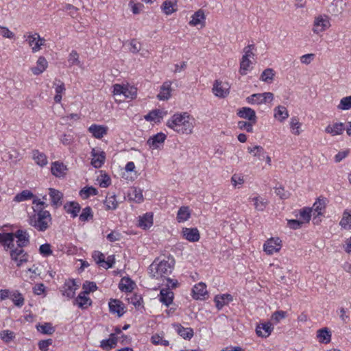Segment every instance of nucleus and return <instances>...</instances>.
I'll use <instances>...</instances> for the list:
<instances>
[{
    "instance_id": "obj_1",
    "label": "nucleus",
    "mask_w": 351,
    "mask_h": 351,
    "mask_svg": "<svg viewBox=\"0 0 351 351\" xmlns=\"http://www.w3.org/2000/svg\"><path fill=\"white\" fill-rule=\"evenodd\" d=\"M32 204L33 213L29 216V224L39 232H45L49 228L51 216L48 210H45L48 204L39 198H34Z\"/></svg>"
},
{
    "instance_id": "obj_2",
    "label": "nucleus",
    "mask_w": 351,
    "mask_h": 351,
    "mask_svg": "<svg viewBox=\"0 0 351 351\" xmlns=\"http://www.w3.org/2000/svg\"><path fill=\"white\" fill-rule=\"evenodd\" d=\"M193 121L186 112L175 114L168 120L167 125L179 134H191L194 128Z\"/></svg>"
},
{
    "instance_id": "obj_3",
    "label": "nucleus",
    "mask_w": 351,
    "mask_h": 351,
    "mask_svg": "<svg viewBox=\"0 0 351 351\" xmlns=\"http://www.w3.org/2000/svg\"><path fill=\"white\" fill-rule=\"evenodd\" d=\"M175 261L173 258H168V260L158 261L156 259L149 267V274L152 278L158 279L169 275L174 267Z\"/></svg>"
},
{
    "instance_id": "obj_4",
    "label": "nucleus",
    "mask_w": 351,
    "mask_h": 351,
    "mask_svg": "<svg viewBox=\"0 0 351 351\" xmlns=\"http://www.w3.org/2000/svg\"><path fill=\"white\" fill-rule=\"evenodd\" d=\"M274 94L270 92L253 94L246 98V101L250 104H261L267 102V100L272 101Z\"/></svg>"
},
{
    "instance_id": "obj_5",
    "label": "nucleus",
    "mask_w": 351,
    "mask_h": 351,
    "mask_svg": "<svg viewBox=\"0 0 351 351\" xmlns=\"http://www.w3.org/2000/svg\"><path fill=\"white\" fill-rule=\"evenodd\" d=\"M26 41L28 43L29 45L32 47L33 53L40 51L41 47L44 45L45 43V40L41 38L38 33L29 34L27 36Z\"/></svg>"
},
{
    "instance_id": "obj_6",
    "label": "nucleus",
    "mask_w": 351,
    "mask_h": 351,
    "mask_svg": "<svg viewBox=\"0 0 351 351\" xmlns=\"http://www.w3.org/2000/svg\"><path fill=\"white\" fill-rule=\"evenodd\" d=\"M79 285L76 284L74 279H69L66 280L62 287L61 291L64 296L69 299L73 298L75 296V291L78 289Z\"/></svg>"
},
{
    "instance_id": "obj_7",
    "label": "nucleus",
    "mask_w": 351,
    "mask_h": 351,
    "mask_svg": "<svg viewBox=\"0 0 351 351\" xmlns=\"http://www.w3.org/2000/svg\"><path fill=\"white\" fill-rule=\"evenodd\" d=\"M281 248V241L279 238L268 239L263 245V250L267 254L271 255L278 252Z\"/></svg>"
},
{
    "instance_id": "obj_8",
    "label": "nucleus",
    "mask_w": 351,
    "mask_h": 351,
    "mask_svg": "<svg viewBox=\"0 0 351 351\" xmlns=\"http://www.w3.org/2000/svg\"><path fill=\"white\" fill-rule=\"evenodd\" d=\"M230 85L228 82L216 80L213 85V92L219 97H225L229 94Z\"/></svg>"
},
{
    "instance_id": "obj_9",
    "label": "nucleus",
    "mask_w": 351,
    "mask_h": 351,
    "mask_svg": "<svg viewBox=\"0 0 351 351\" xmlns=\"http://www.w3.org/2000/svg\"><path fill=\"white\" fill-rule=\"evenodd\" d=\"M14 234V238L17 239L19 248L25 247L29 243V234L25 230L19 229Z\"/></svg>"
},
{
    "instance_id": "obj_10",
    "label": "nucleus",
    "mask_w": 351,
    "mask_h": 351,
    "mask_svg": "<svg viewBox=\"0 0 351 351\" xmlns=\"http://www.w3.org/2000/svg\"><path fill=\"white\" fill-rule=\"evenodd\" d=\"M10 256L12 259L16 263L18 267H20L23 263L27 261V254L22 248L12 250Z\"/></svg>"
},
{
    "instance_id": "obj_11",
    "label": "nucleus",
    "mask_w": 351,
    "mask_h": 351,
    "mask_svg": "<svg viewBox=\"0 0 351 351\" xmlns=\"http://www.w3.org/2000/svg\"><path fill=\"white\" fill-rule=\"evenodd\" d=\"M166 138L167 136L164 133L159 132L150 136L147 141V144L152 149H158L164 143Z\"/></svg>"
},
{
    "instance_id": "obj_12",
    "label": "nucleus",
    "mask_w": 351,
    "mask_h": 351,
    "mask_svg": "<svg viewBox=\"0 0 351 351\" xmlns=\"http://www.w3.org/2000/svg\"><path fill=\"white\" fill-rule=\"evenodd\" d=\"M330 25V22L328 19L319 16L314 21L313 31L315 34H319L327 29Z\"/></svg>"
},
{
    "instance_id": "obj_13",
    "label": "nucleus",
    "mask_w": 351,
    "mask_h": 351,
    "mask_svg": "<svg viewBox=\"0 0 351 351\" xmlns=\"http://www.w3.org/2000/svg\"><path fill=\"white\" fill-rule=\"evenodd\" d=\"M182 234L183 237L190 242H197L200 238L199 230L196 228H184Z\"/></svg>"
},
{
    "instance_id": "obj_14",
    "label": "nucleus",
    "mask_w": 351,
    "mask_h": 351,
    "mask_svg": "<svg viewBox=\"0 0 351 351\" xmlns=\"http://www.w3.org/2000/svg\"><path fill=\"white\" fill-rule=\"evenodd\" d=\"M237 115L243 119H247L252 123H256L257 117L255 111L249 107H243L238 110Z\"/></svg>"
},
{
    "instance_id": "obj_15",
    "label": "nucleus",
    "mask_w": 351,
    "mask_h": 351,
    "mask_svg": "<svg viewBox=\"0 0 351 351\" xmlns=\"http://www.w3.org/2000/svg\"><path fill=\"white\" fill-rule=\"evenodd\" d=\"M49 195L51 199V205L53 207L58 208L62 205V200L63 199V194L62 192L57 189L49 188Z\"/></svg>"
},
{
    "instance_id": "obj_16",
    "label": "nucleus",
    "mask_w": 351,
    "mask_h": 351,
    "mask_svg": "<svg viewBox=\"0 0 351 351\" xmlns=\"http://www.w3.org/2000/svg\"><path fill=\"white\" fill-rule=\"evenodd\" d=\"M173 328L176 332L185 339H191L194 335L193 330L191 328H184L180 324H173Z\"/></svg>"
},
{
    "instance_id": "obj_17",
    "label": "nucleus",
    "mask_w": 351,
    "mask_h": 351,
    "mask_svg": "<svg viewBox=\"0 0 351 351\" xmlns=\"http://www.w3.org/2000/svg\"><path fill=\"white\" fill-rule=\"evenodd\" d=\"M193 298L195 300H204L205 295H207L206 286L203 282L195 285L193 289Z\"/></svg>"
},
{
    "instance_id": "obj_18",
    "label": "nucleus",
    "mask_w": 351,
    "mask_h": 351,
    "mask_svg": "<svg viewBox=\"0 0 351 351\" xmlns=\"http://www.w3.org/2000/svg\"><path fill=\"white\" fill-rule=\"evenodd\" d=\"M233 300L232 295L226 293L222 295H217L215 297L214 301L215 302L216 308L219 311L222 308L227 305L230 302Z\"/></svg>"
},
{
    "instance_id": "obj_19",
    "label": "nucleus",
    "mask_w": 351,
    "mask_h": 351,
    "mask_svg": "<svg viewBox=\"0 0 351 351\" xmlns=\"http://www.w3.org/2000/svg\"><path fill=\"white\" fill-rule=\"evenodd\" d=\"M274 327L270 322L262 323L257 326L256 332L258 337H267L272 332Z\"/></svg>"
},
{
    "instance_id": "obj_20",
    "label": "nucleus",
    "mask_w": 351,
    "mask_h": 351,
    "mask_svg": "<svg viewBox=\"0 0 351 351\" xmlns=\"http://www.w3.org/2000/svg\"><path fill=\"white\" fill-rule=\"evenodd\" d=\"M73 304L77 305L82 309H86L91 306L92 300L89 297L86 296V294L81 292L75 299Z\"/></svg>"
},
{
    "instance_id": "obj_21",
    "label": "nucleus",
    "mask_w": 351,
    "mask_h": 351,
    "mask_svg": "<svg viewBox=\"0 0 351 351\" xmlns=\"http://www.w3.org/2000/svg\"><path fill=\"white\" fill-rule=\"evenodd\" d=\"M160 301L167 306H169L173 300V293L169 288L162 289L159 295Z\"/></svg>"
},
{
    "instance_id": "obj_22",
    "label": "nucleus",
    "mask_w": 351,
    "mask_h": 351,
    "mask_svg": "<svg viewBox=\"0 0 351 351\" xmlns=\"http://www.w3.org/2000/svg\"><path fill=\"white\" fill-rule=\"evenodd\" d=\"M117 344V337L115 334L111 333L108 339H103L100 342V348L104 350L109 351L115 348Z\"/></svg>"
},
{
    "instance_id": "obj_23",
    "label": "nucleus",
    "mask_w": 351,
    "mask_h": 351,
    "mask_svg": "<svg viewBox=\"0 0 351 351\" xmlns=\"http://www.w3.org/2000/svg\"><path fill=\"white\" fill-rule=\"evenodd\" d=\"M108 305L110 313H117L119 317H121L124 314L125 311L123 304L120 300L111 299Z\"/></svg>"
},
{
    "instance_id": "obj_24",
    "label": "nucleus",
    "mask_w": 351,
    "mask_h": 351,
    "mask_svg": "<svg viewBox=\"0 0 351 351\" xmlns=\"http://www.w3.org/2000/svg\"><path fill=\"white\" fill-rule=\"evenodd\" d=\"M91 154L93 156L91 160V165L95 168L101 167L104 165L105 161V153L104 152L98 153L95 151V149H93Z\"/></svg>"
},
{
    "instance_id": "obj_25",
    "label": "nucleus",
    "mask_w": 351,
    "mask_h": 351,
    "mask_svg": "<svg viewBox=\"0 0 351 351\" xmlns=\"http://www.w3.org/2000/svg\"><path fill=\"white\" fill-rule=\"evenodd\" d=\"M153 225V213H146L143 216L139 217L138 226L141 228L146 230L149 228Z\"/></svg>"
},
{
    "instance_id": "obj_26",
    "label": "nucleus",
    "mask_w": 351,
    "mask_h": 351,
    "mask_svg": "<svg viewBox=\"0 0 351 351\" xmlns=\"http://www.w3.org/2000/svg\"><path fill=\"white\" fill-rule=\"evenodd\" d=\"M48 63L46 58L43 56H40L36 62V66L32 67L31 71L34 75H40L43 73L47 68Z\"/></svg>"
},
{
    "instance_id": "obj_27",
    "label": "nucleus",
    "mask_w": 351,
    "mask_h": 351,
    "mask_svg": "<svg viewBox=\"0 0 351 351\" xmlns=\"http://www.w3.org/2000/svg\"><path fill=\"white\" fill-rule=\"evenodd\" d=\"M89 132L96 138H101L107 133V127L93 124L88 128Z\"/></svg>"
},
{
    "instance_id": "obj_28",
    "label": "nucleus",
    "mask_w": 351,
    "mask_h": 351,
    "mask_svg": "<svg viewBox=\"0 0 351 351\" xmlns=\"http://www.w3.org/2000/svg\"><path fill=\"white\" fill-rule=\"evenodd\" d=\"M64 208L67 213L71 215L73 218L76 217L80 211L81 207L76 202H69L64 204Z\"/></svg>"
},
{
    "instance_id": "obj_29",
    "label": "nucleus",
    "mask_w": 351,
    "mask_h": 351,
    "mask_svg": "<svg viewBox=\"0 0 351 351\" xmlns=\"http://www.w3.org/2000/svg\"><path fill=\"white\" fill-rule=\"evenodd\" d=\"M247 152L259 160H263L266 154L265 149L260 145L248 147Z\"/></svg>"
},
{
    "instance_id": "obj_30",
    "label": "nucleus",
    "mask_w": 351,
    "mask_h": 351,
    "mask_svg": "<svg viewBox=\"0 0 351 351\" xmlns=\"http://www.w3.org/2000/svg\"><path fill=\"white\" fill-rule=\"evenodd\" d=\"M317 337L319 342L328 343L331 340V332L328 328H323L317 331Z\"/></svg>"
},
{
    "instance_id": "obj_31",
    "label": "nucleus",
    "mask_w": 351,
    "mask_h": 351,
    "mask_svg": "<svg viewBox=\"0 0 351 351\" xmlns=\"http://www.w3.org/2000/svg\"><path fill=\"white\" fill-rule=\"evenodd\" d=\"M0 244L5 247L12 249L14 247V234L0 233Z\"/></svg>"
},
{
    "instance_id": "obj_32",
    "label": "nucleus",
    "mask_w": 351,
    "mask_h": 351,
    "mask_svg": "<svg viewBox=\"0 0 351 351\" xmlns=\"http://www.w3.org/2000/svg\"><path fill=\"white\" fill-rule=\"evenodd\" d=\"M134 286V282L129 277H123L120 281L119 288L121 291L131 292Z\"/></svg>"
},
{
    "instance_id": "obj_33",
    "label": "nucleus",
    "mask_w": 351,
    "mask_h": 351,
    "mask_svg": "<svg viewBox=\"0 0 351 351\" xmlns=\"http://www.w3.org/2000/svg\"><path fill=\"white\" fill-rule=\"evenodd\" d=\"M66 167L62 163L58 161L52 163L51 171V173L56 177H61L65 174Z\"/></svg>"
},
{
    "instance_id": "obj_34",
    "label": "nucleus",
    "mask_w": 351,
    "mask_h": 351,
    "mask_svg": "<svg viewBox=\"0 0 351 351\" xmlns=\"http://www.w3.org/2000/svg\"><path fill=\"white\" fill-rule=\"evenodd\" d=\"M177 0H167L163 2L161 9L167 15H170L176 11Z\"/></svg>"
},
{
    "instance_id": "obj_35",
    "label": "nucleus",
    "mask_w": 351,
    "mask_h": 351,
    "mask_svg": "<svg viewBox=\"0 0 351 351\" xmlns=\"http://www.w3.org/2000/svg\"><path fill=\"white\" fill-rule=\"evenodd\" d=\"M344 130L345 127L343 123H335L333 125H328L325 129V132L332 134V136H335L342 134Z\"/></svg>"
},
{
    "instance_id": "obj_36",
    "label": "nucleus",
    "mask_w": 351,
    "mask_h": 351,
    "mask_svg": "<svg viewBox=\"0 0 351 351\" xmlns=\"http://www.w3.org/2000/svg\"><path fill=\"white\" fill-rule=\"evenodd\" d=\"M205 19L206 18L204 11L202 10H199L192 15L189 25L192 26H196L199 24H204Z\"/></svg>"
},
{
    "instance_id": "obj_37",
    "label": "nucleus",
    "mask_w": 351,
    "mask_h": 351,
    "mask_svg": "<svg viewBox=\"0 0 351 351\" xmlns=\"http://www.w3.org/2000/svg\"><path fill=\"white\" fill-rule=\"evenodd\" d=\"M191 217V212L188 206H181L177 213L176 219L179 223L187 221Z\"/></svg>"
},
{
    "instance_id": "obj_38",
    "label": "nucleus",
    "mask_w": 351,
    "mask_h": 351,
    "mask_svg": "<svg viewBox=\"0 0 351 351\" xmlns=\"http://www.w3.org/2000/svg\"><path fill=\"white\" fill-rule=\"evenodd\" d=\"M32 157L35 162L40 167H44L47 164L46 155L37 149L32 151Z\"/></svg>"
},
{
    "instance_id": "obj_39",
    "label": "nucleus",
    "mask_w": 351,
    "mask_h": 351,
    "mask_svg": "<svg viewBox=\"0 0 351 351\" xmlns=\"http://www.w3.org/2000/svg\"><path fill=\"white\" fill-rule=\"evenodd\" d=\"M34 198L38 197L34 196L30 191L24 190L14 196V201L16 202H21L31 199L33 200Z\"/></svg>"
},
{
    "instance_id": "obj_40",
    "label": "nucleus",
    "mask_w": 351,
    "mask_h": 351,
    "mask_svg": "<svg viewBox=\"0 0 351 351\" xmlns=\"http://www.w3.org/2000/svg\"><path fill=\"white\" fill-rule=\"evenodd\" d=\"M254 205V208L258 211H263L268 204V201L265 198L257 196L250 198Z\"/></svg>"
},
{
    "instance_id": "obj_41",
    "label": "nucleus",
    "mask_w": 351,
    "mask_h": 351,
    "mask_svg": "<svg viewBox=\"0 0 351 351\" xmlns=\"http://www.w3.org/2000/svg\"><path fill=\"white\" fill-rule=\"evenodd\" d=\"M325 200L318 199L313 204L312 209V213L313 212V215L317 214V216H322L323 215V210L325 208Z\"/></svg>"
},
{
    "instance_id": "obj_42",
    "label": "nucleus",
    "mask_w": 351,
    "mask_h": 351,
    "mask_svg": "<svg viewBox=\"0 0 351 351\" xmlns=\"http://www.w3.org/2000/svg\"><path fill=\"white\" fill-rule=\"evenodd\" d=\"M274 110V117L281 122L289 117L288 111L285 106H278Z\"/></svg>"
},
{
    "instance_id": "obj_43",
    "label": "nucleus",
    "mask_w": 351,
    "mask_h": 351,
    "mask_svg": "<svg viewBox=\"0 0 351 351\" xmlns=\"http://www.w3.org/2000/svg\"><path fill=\"white\" fill-rule=\"evenodd\" d=\"M106 210H115L118 206V202L116 199L115 195H110L106 197L104 202Z\"/></svg>"
},
{
    "instance_id": "obj_44",
    "label": "nucleus",
    "mask_w": 351,
    "mask_h": 351,
    "mask_svg": "<svg viewBox=\"0 0 351 351\" xmlns=\"http://www.w3.org/2000/svg\"><path fill=\"white\" fill-rule=\"evenodd\" d=\"M164 112L159 110L156 109L149 112L147 115L145 116V119L147 121H159V119L162 118Z\"/></svg>"
},
{
    "instance_id": "obj_45",
    "label": "nucleus",
    "mask_w": 351,
    "mask_h": 351,
    "mask_svg": "<svg viewBox=\"0 0 351 351\" xmlns=\"http://www.w3.org/2000/svg\"><path fill=\"white\" fill-rule=\"evenodd\" d=\"M252 64V62L250 60V58L242 56L241 62H240V68H239L240 74L241 75H246L247 73V71L249 70V68Z\"/></svg>"
},
{
    "instance_id": "obj_46",
    "label": "nucleus",
    "mask_w": 351,
    "mask_h": 351,
    "mask_svg": "<svg viewBox=\"0 0 351 351\" xmlns=\"http://www.w3.org/2000/svg\"><path fill=\"white\" fill-rule=\"evenodd\" d=\"M10 298L15 306L21 308L24 304V298L19 291H14L10 295Z\"/></svg>"
},
{
    "instance_id": "obj_47",
    "label": "nucleus",
    "mask_w": 351,
    "mask_h": 351,
    "mask_svg": "<svg viewBox=\"0 0 351 351\" xmlns=\"http://www.w3.org/2000/svg\"><path fill=\"white\" fill-rule=\"evenodd\" d=\"M170 84L165 82L161 87L160 93L157 97L160 100H166L170 97Z\"/></svg>"
},
{
    "instance_id": "obj_48",
    "label": "nucleus",
    "mask_w": 351,
    "mask_h": 351,
    "mask_svg": "<svg viewBox=\"0 0 351 351\" xmlns=\"http://www.w3.org/2000/svg\"><path fill=\"white\" fill-rule=\"evenodd\" d=\"M37 330L45 335H51L55 332V328L51 323H45L36 326Z\"/></svg>"
},
{
    "instance_id": "obj_49",
    "label": "nucleus",
    "mask_w": 351,
    "mask_h": 351,
    "mask_svg": "<svg viewBox=\"0 0 351 351\" xmlns=\"http://www.w3.org/2000/svg\"><path fill=\"white\" fill-rule=\"evenodd\" d=\"M98 191L93 186L84 187L80 191V195L83 199H87L90 196L97 195Z\"/></svg>"
},
{
    "instance_id": "obj_50",
    "label": "nucleus",
    "mask_w": 351,
    "mask_h": 351,
    "mask_svg": "<svg viewBox=\"0 0 351 351\" xmlns=\"http://www.w3.org/2000/svg\"><path fill=\"white\" fill-rule=\"evenodd\" d=\"M0 338L3 342L8 343L14 340L15 334L10 330H3L0 332Z\"/></svg>"
},
{
    "instance_id": "obj_51",
    "label": "nucleus",
    "mask_w": 351,
    "mask_h": 351,
    "mask_svg": "<svg viewBox=\"0 0 351 351\" xmlns=\"http://www.w3.org/2000/svg\"><path fill=\"white\" fill-rule=\"evenodd\" d=\"M274 77V71L272 69H266L262 73L260 80L263 82L270 83Z\"/></svg>"
},
{
    "instance_id": "obj_52",
    "label": "nucleus",
    "mask_w": 351,
    "mask_h": 351,
    "mask_svg": "<svg viewBox=\"0 0 351 351\" xmlns=\"http://www.w3.org/2000/svg\"><path fill=\"white\" fill-rule=\"evenodd\" d=\"M93 217V214L92 208L90 206H86L82 210V212L79 217V219L82 222H85L89 219H92Z\"/></svg>"
},
{
    "instance_id": "obj_53",
    "label": "nucleus",
    "mask_w": 351,
    "mask_h": 351,
    "mask_svg": "<svg viewBox=\"0 0 351 351\" xmlns=\"http://www.w3.org/2000/svg\"><path fill=\"white\" fill-rule=\"evenodd\" d=\"M340 225L344 229H351V213L347 210L343 213Z\"/></svg>"
},
{
    "instance_id": "obj_54",
    "label": "nucleus",
    "mask_w": 351,
    "mask_h": 351,
    "mask_svg": "<svg viewBox=\"0 0 351 351\" xmlns=\"http://www.w3.org/2000/svg\"><path fill=\"white\" fill-rule=\"evenodd\" d=\"M82 293L88 295L90 292H94L97 289V286L95 282L86 281L82 286Z\"/></svg>"
},
{
    "instance_id": "obj_55",
    "label": "nucleus",
    "mask_w": 351,
    "mask_h": 351,
    "mask_svg": "<svg viewBox=\"0 0 351 351\" xmlns=\"http://www.w3.org/2000/svg\"><path fill=\"white\" fill-rule=\"evenodd\" d=\"M301 127V123L299 122L298 119L296 117H293L291 119L290 122V128L291 129V132L295 135H299L300 134V128Z\"/></svg>"
},
{
    "instance_id": "obj_56",
    "label": "nucleus",
    "mask_w": 351,
    "mask_h": 351,
    "mask_svg": "<svg viewBox=\"0 0 351 351\" xmlns=\"http://www.w3.org/2000/svg\"><path fill=\"white\" fill-rule=\"evenodd\" d=\"M312 209L311 208H304L300 210V217L303 220V223L309 222L311 217Z\"/></svg>"
},
{
    "instance_id": "obj_57",
    "label": "nucleus",
    "mask_w": 351,
    "mask_h": 351,
    "mask_svg": "<svg viewBox=\"0 0 351 351\" xmlns=\"http://www.w3.org/2000/svg\"><path fill=\"white\" fill-rule=\"evenodd\" d=\"M256 123H252L251 121H240L238 122V128L240 130H245L247 132H253V125Z\"/></svg>"
},
{
    "instance_id": "obj_58",
    "label": "nucleus",
    "mask_w": 351,
    "mask_h": 351,
    "mask_svg": "<svg viewBox=\"0 0 351 351\" xmlns=\"http://www.w3.org/2000/svg\"><path fill=\"white\" fill-rule=\"evenodd\" d=\"M68 62L69 63V66H73V65H77L79 66L80 64V62L79 60V54L77 53V52L75 50H73L69 56V58H68Z\"/></svg>"
},
{
    "instance_id": "obj_59",
    "label": "nucleus",
    "mask_w": 351,
    "mask_h": 351,
    "mask_svg": "<svg viewBox=\"0 0 351 351\" xmlns=\"http://www.w3.org/2000/svg\"><path fill=\"white\" fill-rule=\"evenodd\" d=\"M254 50H256V47L254 44L248 45L243 49L244 54L243 55V57L254 59L255 57V53H254Z\"/></svg>"
},
{
    "instance_id": "obj_60",
    "label": "nucleus",
    "mask_w": 351,
    "mask_h": 351,
    "mask_svg": "<svg viewBox=\"0 0 351 351\" xmlns=\"http://www.w3.org/2000/svg\"><path fill=\"white\" fill-rule=\"evenodd\" d=\"M339 109L349 110L351 108V96L343 97L341 99L338 106Z\"/></svg>"
},
{
    "instance_id": "obj_61",
    "label": "nucleus",
    "mask_w": 351,
    "mask_h": 351,
    "mask_svg": "<svg viewBox=\"0 0 351 351\" xmlns=\"http://www.w3.org/2000/svg\"><path fill=\"white\" fill-rule=\"evenodd\" d=\"M137 94L136 88L130 86V88L125 87L124 90L123 96L125 98L134 99L136 97Z\"/></svg>"
},
{
    "instance_id": "obj_62",
    "label": "nucleus",
    "mask_w": 351,
    "mask_h": 351,
    "mask_svg": "<svg viewBox=\"0 0 351 351\" xmlns=\"http://www.w3.org/2000/svg\"><path fill=\"white\" fill-rule=\"evenodd\" d=\"M39 252L43 256H49L52 254L53 252L51 249V245L49 243H45L40 246Z\"/></svg>"
},
{
    "instance_id": "obj_63",
    "label": "nucleus",
    "mask_w": 351,
    "mask_h": 351,
    "mask_svg": "<svg viewBox=\"0 0 351 351\" xmlns=\"http://www.w3.org/2000/svg\"><path fill=\"white\" fill-rule=\"evenodd\" d=\"M152 342L154 345H161L165 346H167L169 344V341L163 339L158 335H155L152 337Z\"/></svg>"
},
{
    "instance_id": "obj_64",
    "label": "nucleus",
    "mask_w": 351,
    "mask_h": 351,
    "mask_svg": "<svg viewBox=\"0 0 351 351\" xmlns=\"http://www.w3.org/2000/svg\"><path fill=\"white\" fill-rule=\"evenodd\" d=\"M93 258L95 261V263L101 267L103 263L104 262L105 256L101 252L95 251L93 254Z\"/></svg>"
}]
</instances>
